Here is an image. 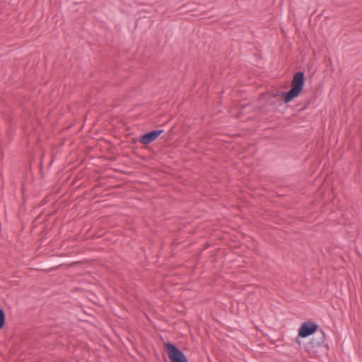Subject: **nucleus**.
Masks as SVG:
<instances>
[{
	"instance_id": "1",
	"label": "nucleus",
	"mask_w": 362,
	"mask_h": 362,
	"mask_svg": "<svg viewBox=\"0 0 362 362\" xmlns=\"http://www.w3.org/2000/svg\"><path fill=\"white\" fill-rule=\"evenodd\" d=\"M305 85V74L303 71L294 74L291 82V88L286 92H281L282 100L287 104L297 98L302 92Z\"/></svg>"
},
{
	"instance_id": "2",
	"label": "nucleus",
	"mask_w": 362,
	"mask_h": 362,
	"mask_svg": "<svg viewBox=\"0 0 362 362\" xmlns=\"http://www.w3.org/2000/svg\"><path fill=\"white\" fill-rule=\"evenodd\" d=\"M305 349L308 352L317 355L328 354L329 347L323 329H320L319 332L306 344Z\"/></svg>"
},
{
	"instance_id": "3",
	"label": "nucleus",
	"mask_w": 362,
	"mask_h": 362,
	"mask_svg": "<svg viewBox=\"0 0 362 362\" xmlns=\"http://www.w3.org/2000/svg\"><path fill=\"white\" fill-rule=\"evenodd\" d=\"M170 362H188V360L184 353L172 343H165L164 344Z\"/></svg>"
},
{
	"instance_id": "4",
	"label": "nucleus",
	"mask_w": 362,
	"mask_h": 362,
	"mask_svg": "<svg viewBox=\"0 0 362 362\" xmlns=\"http://www.w3.org/2000/svg\"><path fill=\"white\" fill-rule=\"evenodd\" d=\"M319 326L315 322L306 321L303 322L298 329V335L300 338H306L319 332Z\"/></svg>"
},
{
	"instance_id": "5",
	"label": "nucleus",
	"mask_w": 362,
	"mask_h": 362,
	"mask_svg": "<svg viewBox=\"0 0 362 362\" xmlns=\"http://www.w3.org/2000/svg\"><path fill=\"white\" fill-rule=\"evenodd\" d=\"M157 137H139L134 139V142L139 141L144 144H148L156 140Z\"/></svg>"
},
{
	"instance_id": "6",
	"label": "nucleus",
	"mask_w": 362,
	"mask_h": 362,
	"mask_svg": "<svg viewBox=\"0 0 362 362\" xmlns=\"http://www.w3.org/2000/svg\"><path fill=\"white\" fill-rule=\"evenodd\" d=\"M163 132V129H158L144 132L141 134L140 136H160V134H161Z\"/></svg>"
},
{
	"instance_id": "7",
	"label": "nucleus",
	"mask_w": 362,
	"mask_h": 362,
	"mask_svg": "<svg viewBox=\"0 0 362 362\" xmlns=\"http://www.w3.org/2000/svg\"><path fill=\"white\" fill-rule=\"evenodd\" d=\"M5 322H6V316H5L4 311L3 310V309L0 308V329H1L4 327V326L5 325Z\"/></svg>"
},
{
	"instance_id": "8",
	"label": "nucleus",
	"mask_w": 362,
	"mask_h": 362,
	"mask_svg": "<svg viewBox=\"0 0 362 362\" xmlns=\"http://www.w3.org/2000/svg\"><path fill=\"white\" fill-rule=\"evenodd\" d=\"M250 107V104H245V105H243L241 107V110L239 112V113L237 115V117H240V115L242 114V111L244 110L245 109H246L247 107Z\"/></svg>"
},
{
	"instance_id": "9",
	"label": "nucleus",
	"mask_w": 362,
	"mask_h": 362,
	"mask_svg": "<svg viewBox=\"0 0 362 362\" xmlns=\"http://www.w3.org/2000/svg\"><path fill=\"white\" fill-rule=\"evenodd\" d=\"M125 136H131V134L130 133H127Z\"/></svg>"
},
{
	"instance_id": "10",
	"label": "nucleus",
	"mask_w": 362,
	"mask_h": 362,
	"mask_svg": "<svg viewBox=\"0 0 362 362\" xmlns=\"http://www.w3.org/2000/svg\"><path fill=\"white\" fill-rule=\"evenodd\" d=\"M231 136H240L239 134H232Z\"/></svg>"
}]
</instances>
